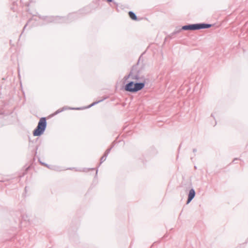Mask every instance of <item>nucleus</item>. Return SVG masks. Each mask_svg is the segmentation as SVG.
<instances>
[{
  "label": "nucleus",
  "instance_id": "f257e3e1",
  "mask_svg": "<svg viewBox=\"0 0 248 248\" xmlns=\"http://www.w3.org/2000/svg\"><path fill=\"white\" fill-rule=\"evenodd\" d=\"M144 87V83H134L133 82H130L125 85V90L126 91L133 93L141 90Z\"/></svg>",
  "mask_w": 248,
  "mask_h": 248
},
{
  "label": "nucleus",
  "instance_id": "20e7f679",
  "mask_svg": "<svg viewBox=\"0 0 248 248\" xmlns=\"http://www.w3.org/2000/svg\"><path fill=\"white\" fill-rule=\"evenodd\" d=\"M195 195V192L194 189H191L189 192L188 198L187 202V203H188L193 199Z\"/></svg>",
  "mask_w": 248,
  "mask_h": 248
},
{
  "label": "nucleus",
  "instance_id": "7ed1b4c3",
  "mask_svg": "<svg viewBox=\"0 0 248 248\" xmlns=\"http://www.w3.org/2000/svg\"><path fill=\"white\" fill-rule=\"evenodd\" d=\"M211 26L210 24H196L186 25L182 27L184 30H196L201 29L209 28Z\"/></svg>",
  "mask_w": 248,
  "mask_h": 248
},
{
  "label": "nucleus",
  "instance_id": "39448f33",
  "mask_svg": "<svg viewBox=\"0 0 248 248\" xmlns=\"http://www.w3.org/2000/svg\"><path fill=\"white\" fill-rule=\"evenodd\" d=\"M129 16L130 17V18L133 20H136L137 19V17H136L135 14L134 13H133L132 12H129Z\"/></svg>",
  "mask_w": 248,
  "mask_h": 248
},
{
  "label": "nucleus",
  "instance_id": "423d86ee",
  "mask_svg": "<svg viewBox=\"0 0 248 248\" xmlns=\"http://www.w3.org/2000/svg\"><path fill=\"white\" fill-rule=\"evenodd\" d=\"M108 0V2H111V1H112V0Z\"/></svg>",
  "mask_w": 248,
  "mask_h": 248
},
{
  "label": "nucleus",
  "instance_id": "f03ea898",
  "mask_svg": "<svg viewBox=\"0 0 248 248\" xmlns=\"http://www.w3.org/2000/svg\"><path fill=\"white\" fill-rule=\"evenodd\" d=\"M46 125V120L45 118L40 119L37 128L33 131L34 136H39L42 135L44 132Z\"/></svg>",
  "mask_w": 248,
  "mask_h": 248
}]
</instances>
